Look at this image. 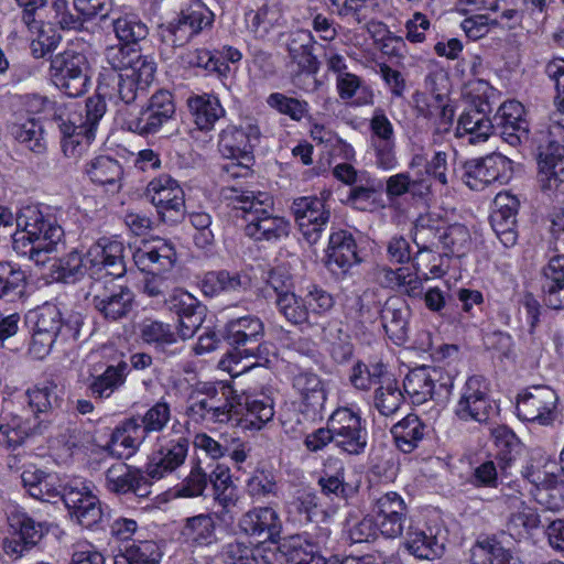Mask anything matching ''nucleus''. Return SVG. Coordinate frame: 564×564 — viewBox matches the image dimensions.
I'll use <instances>...</instances> for the list:
<instances>
[{
  "mask_svg": "<svg viewBox=\"0 0 564 564\" xmlns=\"http://www.w3.org/2000/svg\"><path fill=\"white\" fill-rule=\"evenodd\" d=\"M124 250L121 241L101 238L87 251L91 282L86 300L108 321H119L132 308L133 293L115 282L127 271Z\"/></svg>",
  "mask_w": 564,
  "mask_h": 564,
  "instance_id": "1",
  "label": "nucleus"
},
{
  "mask_svg": "<svg viewBox=\"0 0 564 564\" xmlns=\"http://www.w3.org/2000/svg\"><path fill=\"white\" fill-rule=\"evenodd\" d=\"M17 230L12 236L13 250L37 265L51 260L50 254L63 245L64 230L54 216L44 214L37 206L21 208L17 218Z\"/></svg>",
  "mask_w": 564,
  "mask_h": 564,
  "instance_id": "2",
  "label": "nucleus"
},
{
  "mask_svg": "<svg viewBox=\"0 0 564 564\" xmlns=\"http://www.w3.org/2000/svg\"><path fill=\"white\" fill-rule=\"evenodd\" d=\"M225 197L234 208L241 210L246 223L245 232L248 237L261 240H278L290 232V223L283 217L273 216L269 209L273 202L269 193L245 191L237 186L224 188Z\"/></svg>",
  "mask_w": 564,
  "mask_h": 564,
  "instance_id": "3",
  "label": "nucleus"
},
{
  "mask_svg": "<svg viewBox=\"0 0 564 564\" xmlns=\"http://www.w3.org/2000/svg\"><path fill=\"white\" fill-rule=\"evenodd\" d=\"M106 108L105 99L95 95L86 100L84 107L72 102L55 115L63 134L62 149L67 158L78 159L88 150Z\"/></svg>",
  "mask_w": 564,
  "mask_h": 564,
  "instance_id": "4",
  "label": "nucleus"
},
{
  "mask_svg": "<svg viewBox=\"0 0 564 564\" xmlns=\"http://www.w3.org/2000/svg\"><path fill=\"white\" fill-rule=\"evenodd\" d=\"M133 260L141 271L152 273L144 281L143 293L165 303V299L174 289V279L160 272L169 271L174 267L176 261L174 247L164 240L144 243L133 252Z\"/></svg>",
  "mask_w": 564,
  "mask_h": 564,
  "instance_id": "5",
  "label": "nucleus"
},
{
  "mask_svg": "<svg viewBox=\"0 0 564 564\" xmlns=\"http://www.w3.org/2000/svg\"><path fill=\"white\" fill-rule=\"evenodd\" d=\"M91 74V63L83 51L68 48L51 59V79L68 97L84 95L90 86Z\"/></svg>",
  "mask_w": 564,
  "mask_h": 564,
  "instance_id": "6",
  "label": "nucleus"
},
{
  "mask_svg": "<svg viewBox=\"0 0 564 564\" xmlns=\"http://www.w3.org/2000/svg\"><path fill=\"white\" fill-rule=\"evenodd\" d=\"M332 192L323 189L319 196H303L294 199L292 212L303 239L311 246L317 243L329 221L327 204Z\"/></svg>",
  "mask_w": 564,
  "mask_h": 564,
  "instance_id": "7",
  "label": "nucleus"
},
{
  "mask_svg": "<svg viewBox=\"0 0 564 564\" xmlns=\"http://www.w3.org/2000/svg\"><path fill=\"white\" fill-rule=\"evenodd\" d=\"M497 414V408L490 399L489 384L482 376L467 378L460 389L455 406V415L460 421L486 423Z\"/></svg>",
  "mask_w": 564,
  "mask_h": 564,
  "instance_id": "8",
  "label": "nucleus"
},
{
  "mask_svg": "<svg viewBox=\"0 0 564 564\" xmlns=\"http://www.w3.org/2000/svg\"><path fill=\"white\" fill-rule=\"evenodd\" d=\"M189 442L187 437L174 431L163 433L156 438L149 456L147 475L152 479H162L180 468L187 457Z\"/></svg>",
  "mask_w": 564,
  "mask_h": 564,
  "instance_id": "9",
  "label": "nucleus"
},
{
  "mask_svg": "<svg viewBox=\"0 0 564 564\" xmlns=\"http://www.w3.org/2000/svg\"><path fill=\"white\" fill-rule=\"evenodd\" d=\"M403 387L414 404H422L434 398L448 399L454 381L440 368L421 367L406 375Z\"/></svg>",
  "mask_w": 564,
  "mask_h": 564,
  "instance_id": "10",
  "label": "nucleus"
},
{
  "mask_svg": "<svg viewBox=\"0 0 564 564\" xmlns=\"http://www.w3.org/2000/svg\"><path fill=\"white\" fill-rule=\"evenodd\" d=\"M90 485L89 481L74 479L64 486L62 495L70 514L85 528L96 525L104 517L100 501L93 494Z\"/></svg>",
  "mask_w": 564,
  "mask_h": 564,
  "instance_id": "11",
  "label": "nucleus"
},
{
  "mask_svg": "<svg viewBox=\"0 0 564 564\" xmlns=\"http://www.w3.org/2000/svg\"><path fill=\"white\" fill-rule=\"evenodd\" d=\"M464 169V182L474 191L494 183L506 184L512 176V161L500 153L469 160Z\"/></svg>",
  "mask_w": 564,
  "mask_h": 564,
  "instance_id": "12",
  "label": "nucleus"
},
{
  "mask_svg": "<svg viewBox=\"0 0 564 564\" xmlns=\"http://www.w3.org/2000/svg\"><path fill=\"white\" fill-rule=\"evenodd\" d=\"M264 335V326L257 316L248 315L231 319L225 329V339L238 354L245 357H253L257 360H265L263 352L264 345L259 344Z\"/></svg>",
  "mask_w": 564,
  "mask_h": 564,
  "instance_id": "13",
  "label": "nucleus"
},
{
  "mask_svg": "<svg viewBox=\"0 0 564 564\" xmlns=\"http://www.w3.org/2000/svg\"><path fill=\"white\" fill-rule=\"evenodd\" d=\"M557 394L545 386H535L517 401L518 416L539 425H551L556 419Z\"/></svg>",
  "mask_w": 564,
  "mask_h": 564,
  "instance_id": "14",
  "label": "nucleus"
},
{
  "mask_svg": "<svg viewBox=\"0 0 564 564\" xmlns=\"http://www.w3.org/2000/svg\"><path fill=\"white\" fill-rule=\"evenodd\" d=\"M372 518L377 522L379 532L388 539L402 535L406 519V505L395 491L386 492L372 500Z\"/></svg>",
  "mask_w": 564,
  "mask_h": 564,
  "instance_id": "15",
  "label": "nucleus"
},
{
  "mask_svg": "<svg viewBox=\"0 0 564 564\" xmlns=\"http://www.w3.org/2000/svg\"><path fill=\"white\" fill-rule=\"evenodd\" d=\"M500 499L509 511L507 528L511 536L527 538L539 528L541 523L539 513L525 502L518 489L511 486L503 488Z\"/></svg>",
  "mask_w": 564,
  "mask_h": 564,
  "instance_id": "16",
  "label": "nucleus"
},
{
  "mask_svg": "<svg viewBox=\"0 0 564 564\" xmlns=\"http://www.w3.org/2000/svg\"><path fill=\"white\" fill-rule=\"evenodd\" d=\"M105 62L109 67L121 75V73H138L141 83H147L152 73L156 70V64L153 58L141 55L134 47L119 43L109 45L104 52Z\"/></svg>",
  "mask_w": 564,
  "mask_h": 564,
  "instance_id": "17",
  "label": "nucleus"
},
{
  "mask_svg": "<svg viewBox=\"0 0 564 564\" xmlns=\"http://www.w3.org/2000/svg\"><path fill=\"white\" fill-rule=\"evenodd\" d=\"M260 137L261 131L256 123L229 124L219 134L218 148L225 158L253 161L252 151Z\"/></svg>",
  "mask_w": 564,
  "mask_h": 564,
  "instance_id": "18",
  "label": "nucleus"
},
{
  "mask_svg": "<svg viewBox=\"0 0 564 564\" xmlns=\"http://www.w3.org/2000/svg\"><path fill=\"white\" fill-rule=\"evenodd\" d=\"M147 195L162 217L182 216L185 208L184 192L170 175L153 178L147 187Z\"/></svg>",
  "mask_w": 564,
  "mask_h": 564,
  "instance_id": "19",
  "label": "nucleus"
},
{
  "mask_svg": "<svg viewBox=\"0 0 564 564\" xmlns=\"http://www.w3.org/2000/svg\"><path fill=\"white\" fill-rule=\"evenodd\" d=\"M238 527L246 535L259 542H274L281 533L282 523L273 508L256 507L241 516Z\"/></svg>",
  "mask_w": 564,
  "mask_h": 564,
  "instance_id": "20",
  "label": "nucleus"
},
{
  "mask_svg": "<svg viewBox=\"0 0 564 564\" xmlns=\"http://www.w3.org/2000/svg\"><path fill=\"white\" fill-rule=\"evenodd\" d=\"M495 124L502 139L512 147L527 143L530 139L529 123L524 118V107L517 100L503 102L496 116Z\"/></svg>",
  "mask_w": 564,
  "mask_h": 564,
  "instance_id": "21",
  "label": "nucleus"
},
{
  "mask_svg": "<svg viewBox=\"0 0 564 564\" xmlns=\"http://www.w3.org/2000/svg\"><path fill=\"white\" fill-rule=\"evenodd\" d=\"M292 386L300 397L302 411L314 420L322 417L327 393L319 376L312 371H300L293 377Z\"/></svg>",
  "mask_w": 564,
  "mask_h": 564,
  "instance_id": "22",
  "label": "nucleus"
},
{
  "mask_svg": "<svg viewBox=\"0 0 564 564\" xmlns=\"http://www.w3.org/2000/svg\"><path fill=\"white\" fill-rule=\"evenodd\" d=\"M538 177L544 193L564 195V147L551 144L540 153Z\"/></svg>",
  "mask_w": 564,
  "mask_h": 564,
  "instance_id": "23",
  "label": "nucleus"
},
{
  "mask_svg": "<svg viewBox=\"0 0 564 564\" xmlns=\"http://www.w3.org/2000/svg\"><path fill=\"white\" fill-rule=\"evenodd\" d=\"M360 262L352 235L346 230L332 232L327 248V268L335 274H345Z\"/></svg>",
  "mask_w": 564,
  "mask_h": 564,
  "instance_id": "24",
  "label": "nucleus"
},
{
  "mask_svg": "<svg viewBox=\"0 0 564 564\" xmlns=\"http://www.w3.org/2000/svg\"><path fill=\"white\" fill-rule=\"evenodd\" d=\"M237 406L235 422L243 430H261L274 416L273 402L265 395L241 394Z\"/></svg>",
  "mask_w": 564,
  "mask_h": 564,
  "instance_id": "25",
  "label": "nucleus"
},
{
  "mask_svg": "<svg viewBox=\"0 0 564 564\" xmlns=\"http://www.w3.org/2000/svg\"><path fill=\"white\" fill-rule=\"evenodd\" d=\"M216 512L185 518L181 529L183 542L191 549L208 547L218 542Z\"/></svg>",
  "mask_w": 564,
  "mask_h": 564,
  "instance_id": "26",
  "label": "nucleus"
},
{
  "mask_svg": "<svg viewBox=\"0 0 564 564\" xmlns=\"http://www.w3.org/2000/svg\"><path fill=\"white\" fill-rule=\"evenodd\" d=\"M209 410H212V423L235 422L239 395L230 384L220 382L218 386L208 387L205 390Z\"/></svg>",
  "mask_w": 564,
  "mask_h": 564,
  "instance_id": "27",
  "label": "nucleus"
},
{
  "mask_svg": "<svg viewBox=\"0 0 564 564\" xmlns=\"http://www.w3.org/2000/svg\"><path fill=\"white\" fill-rule=\"evenodd\" d=\"M137 419L127 420L122 427L116 429L107 444V451L116 458H129L145 440Z\"/></svg>",
  "mask_w": 564,
  "mask_h": 564,
  "instance_id": "28",
  "label": "nucleus"
},
{
  "mask_svg": "<svg viewBox=\"0 0 564 564\" xmlns=\"http://www.w3.org/2000/svg\"><path fill=\"white\" fill-rule=\"evenodd\" d=\"M187 107L194 123L202 131H209L216 121L225 116L219 98L212 94L193 95L187 99Z\"/></svg>",
  "mask_w": 564,
  "mask_h": 564,
  "instance_id": "29",
  "label": "nucleus"
},
{
  "mask_svg": "<svg viewBox=\"0 0 564 564\" xmlns=\"http://www.w3.org/2000/svg\"><path fill=\"white\" fill-rule=\"evenodd\" d=\"M495 124L486 115V111L477 106L466 109L458 118L456 137L469 135V143H480L488 140Z\"/></svg>",
  "mask_w": 564,
  "mask_h": 564,
  "instance_id": "30",
  "label": "nucleus"
},
{
  "mask_svg": "<svg viewBox=\"0 0 564 564\" xmlns=\"http://www.w3.org/2000/svg\"><path fill=\"white\" fill-rule=\"evenodd\" d=\"M409 305L399 297L389 299L382 311V326L388 336L395 343L402 344L408 338Z\"/></svg>",
  "mask_w": 564,
  "mask_h": 564,
  "instance_id": "31",
  "label": "nucleus"
},
{
  "mask_svg": "<svg viewBox=\"0 0 564 564\" xmlns=\"http://www.w3.org/2000/svg\"><path fill=\"white\" fill-rule=\"evenodd\" d=\"M313 35L307 30L292 32L286 43L291 61L301 72L308 74H316L319 69V62L313 54Z\"/></svg>",
  "mask_w": 564,
  "mask_h": 564,
  "instance_id": "32",
  "label": "nucleus"
},
{
  "mask_svg": "<svg viewBox=\"0 0 564 564\" xmlns=\"http://www.w3.org/2000/svg\"><path fill=\"white\" fill-rule=\"evenodd\" d=\"M471 564H523L520 557L494 538L476 541L470 549Z\"/></svg>",
  "mask_w": 564,
  "mask_h": 564,
  "instance_id": "33",
  "label": "nucleus"
},
{
  "mask_svg": "<svg viewBox=\"0 0 564 564\" xmlns=\"http://www.w3.org/2000/svg\"><path fill=\"white\" fill-rule=\"evenodd\" d=\"M525 477L536 485L535 499L544 509L558 512L564 509V482L554 478H542L540 471H527Z\"/></svg>",
  "mask_w": 564,
  "mask_h": 564,
  "instance_id": "34",
  "label": "nucleus"
},
{
  "mask_svg": "<svg viewBox=\"0 0 564 564\" xmlns=\"http://www.w3.org/2000/svg\"><path fill=\"white\" fill-rule=\"evenodd\" d=\"M85 172L97 185L109 186L112 191H118L121 186L122 167L110 156L100 155L93 159L87 163Z\"/></svg>",
  "mask_w": 564,
  "mask_h": 564,
  "instance_id": "35",
  "label": "nucleus"
},
{
  "mask_svg": "<svg viewBox=\"0 0 564 564\" xmlns=\"http://www.w3.org/2000/svg\"><path fill=\"white\" fill-rule=\"evenodd\" d=\"M209 482L213 486L214 500L223 507L225 511H229L236 507L239 501V492L234 484L229 467L225 465H216L209 474Z\"/></svg>",
  "mask_w": 564,
  "mask_h": 564,
  "instance_id": "36",
  "label": "nucleus"
},
{
  "mask_svg": "<svg viewBox=\"0 0 564 564\" xmlns=\"http://www.w3.org/2000/svg\"><path fill=\"white\" fill-rule=\"evenodd\" d=\"M426 425L415 414H409L391 429L397 447L403 453L413 452L423 440Z\"/></svg>",
  "mask_w": 564,
  "mask_h": 564,
  "instance_id": "37",
  "label": "nucleus"
},
{
  "mask_svg": "<svg viewBox=\"0 0 564 564\" xmlns=\"http://www.w3.org/2000/svg\"><path fill=\"white\" fill-rule=\"evenodd\" d=\"M282 18L280 0H265L258 10L246 13L247 28L258 37H262L279 23Z\"/></svg>",
  "mask_w": 564,
  "mask_h": 564,
  "instance_id": "38",
  "label": "nucleus"
},
{
  "mask_svg": "<svg viewBox=\"0 0 564 564\" xmlns=\"http://www.w3.org/2000/svg\"><path fill=\"white\" fill-rule=\"evenodd\" d=\"M37 433V426L18 414L7 413L1 416L0 444L7 447H17L24 440Z\"/></svg>",
  "mask_w": 564,
  "mask_h": 564,
  "instance_id": "39",
  "label": "nucleus"
},
{
  "mask_svg": "<svg viewBox=\"0 0 564 564\" xmlns=\"http://www.w3.org/2000/svg\"><path fill=\"white\" fill-rule=\"evenodd\" d=\"M128 375V364L124 361L116 366H108L106 370L93 378L88 389L93 397L108 399L124 382Z\"/></svg>",
  "mask_w": 564,
  "mask_h": 564,
  "instance_id": "40",
  "label": "nucleus"
},
{
  "mask_svg": "<svg viewBox=\"0 0 564 564\" xmlns=\"http://www.w3.org/2000/svg\"><path fill=\"white\" fill-rule=\"evenodd\" d=\"M89 267L87 253L83 257L77 250H72L66 256L55 259L52 264L55 279L64 283H75L86 273L89 274Z\"/></svg>",
  "mask_w": 564,
  "mask_h": 564,
  "instance_id": "41",
  "label": "nucleus"
},
{
  "mask_svg": "<svg viewBox=\"0 0 564 564\" xmlns=\"http://www.w3.org/2000/svg\"><path fill=\"white\" fill-rule=\"evenodd\" d=\"M443 221L433 214L421 215L414 225L413 241L420 251L432 250L443 231Z\"/></svg>",
  "mask_w": 564,
  "mask_h": 564,
  "instance_id": "42",
  "label": "nucleus"
},
{
  "mask_svg": "<svg viewBox=\"0 0 564 564\" xmlns=\"http://www.w3.org/2000/svg\"><path fill=\"white\" fill-rule=\"evenodd\" d=\"M440 242L446 254L463 257L470 250L473 239L470 230L466 225L455 223L443 227Z\"/></svg>",
  "mask_w": 564,
  "mask_h": 564,
  "instance_id": "43",
  "label": "nucleus"
},
{
  "mask_svg": "<svg viewBox=\"0 0 564 564\" xmlns=\"http://www.w3.org/2000/svg\"><path fill=\"white\" fill-rule=\"evenodd\" d=\"M403 402V393L398 382L390 376L382 380L381 384L375 390L373 405L384 416L394 414Z\"/></svg>",
  "mask_w": 564,
  "mask_h": 564,
  "instance_id": "44",
  "label": "nucleus"
},
{
  "mask_svg": "<svg viewBox=\"0 0 564 564\" xmlns=\"http://www.w3.org/2000/svg\"><path fill=\"white\" fill-rule=\"evenodd\" d=\"M334 434V444L350 455L361 454L367 446V430L361 424L330 429Z\"/></svg>",
  "mask_w": 564,
  "mask_h": 564,
  "instance_id": "45",
  "label": "nucleus"
},
{
  "mask_svg": "<svg viewBox=\"0 0 564 564\" xmlns=\"http://www.w3.org/2000/svg\"><path fill=\"white\" fill-rule=\"evenodd\" d=\"M404 544L411 554L424 560H432L441 555L443 550L434 536L427 535L423 530L412 525L408 527Z\"/></svg>",
  "mask_w": 564,
  "mask_h": 564,
  "instance_id": "46",
  "label": "nucleus"
},
{
  "mask_svg": "<svg viewBox=\"0 0 564 564\" xmlns=\"http://www.w3.org/2000/svg\"><path fill=\"white\" fill-rule=\"evenodd\" d=\"M59 389L53 381L26 390L28 404L34 413H46L61 405Z\"/></svg>",
  "mask_w": 564,
  "mask_h": 564,
  "instance_id": "47",
  "label": "nucleus"
},
{
  "mask_svg": "<svg viewBox=\"0 0 564 564\" xmlns=\"http://www.w3.org/2000/svg\"><path fill=\"white\" fill-rule=\"evenodd\" d=\"M116 37L124 44L137 43L149 34L147 24L134 13H124L112 21Z\"/></svg>",
  "mask_w": 564,
  "mask_h": 564,
  "instance_id": "48",
  "label": "nucleus"
},
{
  "mask_svg": "<svg viewBox=\"0 0 564 564\" xmlns=\"http://www.w3.org/2000/svg\"><path fill=\"white\" fill-rule=\"evenodd\" d=\"M336 87L341 99H351L357 96V106L373 104L372 90L368 86L364 85L362 80L355 74L345 73L337 75Z\"/></svg>",
  "mask_w": 564,
  "mask_h": 564,
  "instance_id": "49",
  "label": "nucleus"
},
{
  "mask_svg": "<svg viewBox=\"0 0 564 564\" xmlns=\"http://www.w3.org/2000/svg\"><path fill=\"white\" fill-rule=\"evenodd\" d=\"M326 538V533L314 542L304 540L301 536L293 538L288 551L289 561L293 564H323L319 552Z\"/></svg>",
  "mask_w": 564,
  "mask_h": 564,
  "instance_id": "50",
  "label": "nucleus"
},
{
  "mask_svg": "<svg viewBox=\"0 0 564 564\" xmlns=\"http://www.w3.org/2000/svg\"><path fill=\"white\" fill-rule=\"evenodd\" d=\"M387 195L399 197L405 193L423 196L431 191V183L427 178L417 177L412 180L409 173H398L387 180Z\"/></svg>",
  "mask_w": 564,
  "mask_h": 564,
  "instance_id": "51",
  "label": "nucleus"
},
{
  "mask_svg": "<svg viewBox=\"0 0 564 564\" xmlns=\"http://www.w3.org/2000/svg\"><path fill=\"white\" fill-rule=\"evenodd\" d=\"M26 275L18 265L0 262V300L21 295L25 289Z\"/></svg>",
  "mask_w": 564,
  "mask_h": 564,
  "instance_id": "52",
  "label": "nucleus"
},
{
  "mask_svg": "<svg viewBox=\"0 0 564 564\" xmlns=\"http://www.w3.org/2000/svg\"><path fill=\"white\" fill-rule=\"evenodd\" d=\"M389 378L382 364L376 362L370 366L357 362L350 373V382L359 390H369L375 384H381V381Z\"/></svg>",
  "mask_w": 564,
  "mask_h": 564,
  "instance_id": "53",
  "label": "nucleus"
},
{
  "mask_svg": "<svg viewBox=\"0 0 564 564\" xmlns=\"http://www.w3.org/2000/svg\"><path fill=\"white\" fill-rule=\"evenodd\" d=\"M171 118L164 115V111H158L148 105L142 109L139 116L127 120V127L130 131L141 135L156 133L160 128L166 123Z\"/></svg>",
  "mask_w": 564,
  "mask_h": 564,
  "instance_id": "54",
  "label": "nucleus"
},
{
  "mask_svg": "<svg viewBox=\"0 0 564 564\" xmlns=\"http://www.w3.org/2000/svg\"><path fill=\"white\" fill-rule=\"evenodd\" d=\"M140 336L144 343L162 348L176 343L177 339L171 325L154 319H145L141 324Z\"/></svg>",
  "mask_w": 564,
  "mask_h": 564,
  "instance_id": "55",
  "label": "nucleus"
},
{
  "mask_svg": "<svg viewBox=\"0 0 564 564\" xmlns=\"http://www.w3.org/2000/svg\"><path fill=\"white\" fill-rule=\"evenodd\" d=\"M279 312L292 324H307L308 313L305 307V297L301 299L293 292H282L276 297Z\"/></svg>",
  "mask_w": 564,
  "mask_h": 564,
  "instance_id": "56",
  "label": "nucleus"
},
{
  "mask_svg": "<svg viewBox=\"0 0 564 564\" xmlns=\"http://www.w3.org/2000/svg\"><path fill=\"white\" fill-rule=\"evenodd\" d=\"M10 133L17 141L25 144V147L33 152L40 153L45 148L42 138V128L34 120L11 124Z\"/></svg>",
  "mask_w": 564,
  "mask_h": 564,
  "instance_id": "57",
  "label": "nucleus"
},
{
  "mask_svg": "<svg viewBox=\"0 0 564 564\" xmlns=\"http://www.w3.org/2000/svg\"><path fill=\"white\" fill-rule=\"evenodd\" d=\"M172 412L170 404L163 400L158 401L141 417L142 434L161 433L171 421Z\"/></svg>",
  "mask_w": 564,
  "mask_h": 564,
  "instance_id": "58",
  "label": "nucleus"
},
{
  "mask_svg": "<svg viewBox=\"0 0 564 564\" xmlns=\"http://www.w3.org/2000/svg\"><path fill=\"white\" fill-rule=\"evenodd\" d=\"M274 476L264 470H256L246 481V491L254 500H263L278 495Z\"/></svg>",
  "mask_w": 564,
  "mask_h": 564,
  "instance_id": "59",
  "label": "nucleus"
},
{
  "mask_svg": "<svg viewBox=\"0 0 564 564\" xmlns=\"http://www.w3.org/2000/svg\"><path fill=\"white\" fill-rule=\"evenodd\" d=\"M137 470L124 463H116L106 471V487L118 495L130 492Z\"/></svg>",
  "mask_w": 564,
  "mask_h": 564,
  "instance_id": "60",
  "label": "nucleus"
},
{
  "mask_svg": "<svg viewBox=\"0 0 564 564\" xmlns=\"http://www.w3.org/2000/svg\"><path fill=\"white\" fill-rule=\"evenodd\" d=\"M267 104L278 112L289 116L295 121H300L308 111V105L305 100L288 97L281 93L270 94L267 98Z\"/></svg>",
  "mask_w": 564,
  "mask_h": 564,
  "instance_id": "61",
  "label": "nucleus"
},
{
  "mask_svg": "<svg viewBox=\"0 0 564 564\" xmlns=\"http://www.w3.org/2000/svg\"><path fill=\"white\" fill-rule=\"evenodd\" d=\"M123 556L128 564H159L162 553L153 541H139L126 547Z\"/></svg>",
  "mask_w": 564,
  "mask_h": 564,
  "instance_id": "62",
  "label": "nucleus"
},
{
  "mask_svg": "<svg viewBox=\"0 0 564 564\" xmlns=\"http://www.w3.org/2000/svg\"><path fill=\"white\" fill-rule=\"evenodd\" d=\"M333 306V296L327 291L314 286L305 295V307L308 313L307 324H316V318L329 312Z\"/></svg>",
  "mask_w": 564,
  "mask_h": 564,
  "instance_id": "63",
  "label": "nucleus"
},
{
  "mask_svg": "<svg viewBox=\"0 0 564 564\" xmlns=\"http://www.w3.org/2000/svg\"><path fill=\"white\" fill-rule=\"evenodd\" d=\"M35 330L58 337L62 329V316L54 304H44L35 312Z\"/></svg>",
  "mask_w": 564,
  "mask_h": 564,
  "instance_id": "64",
  "label": "nucleus"
}]
</instances>
